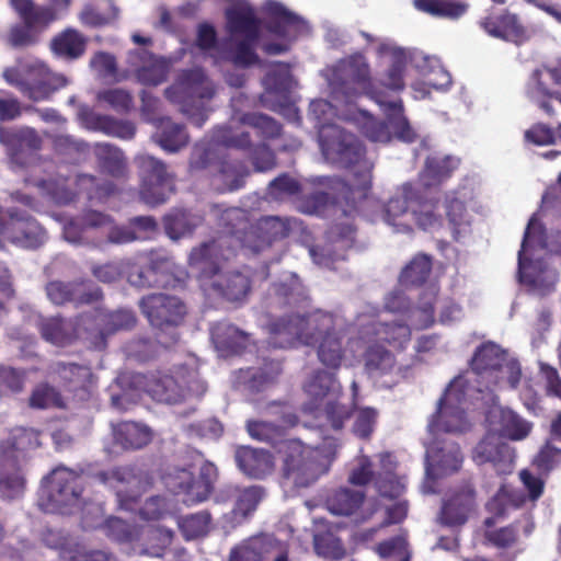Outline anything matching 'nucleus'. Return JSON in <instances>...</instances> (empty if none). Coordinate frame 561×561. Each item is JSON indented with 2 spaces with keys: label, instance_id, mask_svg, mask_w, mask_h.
<instances>
[{
  "label": "nucleus",
  "instance_id": "39448f33",
  "mask_svg": "<svg viewBox=\"0 0 561 561\" xmlns=\"http://www.w3.org/2000/svg\"><path fill=\"white\" fill-rule=\"evenodd\" d=\"M139 308L156 330L159 344L170 347L178 343V328L183 324L187 314V307L182 299L173 295L153 293L139 300Z\"/></svg>",
  "mask_w": 561,
  "mask_h": 561
},
{
  "label": "nucleus",
  "instance_id": "603ef678",
  "mask_svg": "<svg viewBox=\"0 0 561 561\" xmlns=\"http://www.w3.org/2000/svg\"><path fill=\"white\" fill-rule=\"evenodd\" d=\"M432 268V256L425 253H417L402 268L399 282L404 287H420L428 279Z\"/></svg>",
  "mask_w": 561,
  "mask_h": 561
},
{
  "label": "nucleus",
  "instance_id": "c9c22d12",
  "mask_svg": "<svg viewBox=\"0 0 561 561\" xmlns=\"http://www.w3.org/2000/svg\"><path fill=\"white\" fill-rule=\"evenodd\" d=\"M113 440L125 450H138L149 445L153 438L152 430L134 421L112 424Z\"/></svg>",
  "mask_w": 561,
  "mask_h": 561
},
{
  "label": "nucleus",
  "instance_id": "de8ad7c7",
  "mask_svg": "<svg viewBox=\"0 0 561 561\" xmlns=\"http://www.w3.org/2000/svg\"><path fill=\"white\" fill-rule=\"evenodd\" d=\"M0 141L16 157L20 151H36L42 147V138L34 128L0 127Z\"/></svg>",
  "mask_w": 561,
  "mask_h": 561
},
{
  "label": "nucleus",
  "instance_id": "7ed1b4c3",
  "mask_svg": "<svg viewBox=\"0 0 561 561\" xmlns=\"http://www.w3.org/2000/svg\"><path fill=\"white\" fill-rule=\"evenodd\" d=\"M337 444L330 442L316 448L298 439H285L277 446L282 457V474L298 488H308L325 474L335 458Z\"/></svg>",
  "mask_w": 561,
  "mask_h": 561
},
{
  "label": "nucleus",
  "instance_id": "cd10ccee",
  "mask_svg": "<svg viewBox=\"0 0 561 561\" xmlns=\"http://www.w3.org/2000/svg\"><path fill=\"white\" fill-rule=\"evenodd\" d=\"M39 436L41 432L32 427L11 428L8 437L0 442V458L3 462H19L41 446Z\"/></svg>",
  "mask_w": 561,
  "mask_h": 561
},
{
  "label": "nucleus",
  "instance_id": "9d476101",
  "mask_svg": "<svg viewBox=\"0 0 561 561\" xmlns=\"http://www.w3.org/2000/svg\"><path fill=\"white\" fill-rule=\"evenodd\" d=\"M139 198L151 207L164 204L175 193V175L162 160L141 154L136 158Z\"/></svg>",
  "mask_w": 561,
  "mask_h": 561
},
{
  "label": "nucleus",
  "instance_id": "2eb2a0df",
  "mask_svg": "<svg viewBox=\"0 0 561 561\" xmlns=\"http://www.w3.org/2000/svg\"><path fill=\"white\" fill-rule=\"evenodd\" d=\"M0 234L26 249H37L46 240L43 227L26 211L18 208H0Z\"/></svg>",
  "mask_w": 561,
  "mask_h": 561
},
{
  "label": "nucleus",
  "instance_id": "f3484780",
  "mask_svg": "<svg viewBox=\"0 0 561 561\" xmlns=\"http://www.w3.org/2000/svg\"><path fill=\"white\" fill-rule=\"evenodd\" d=\"M266 413L273 416V421L249 420L247 422L248 434L256 440L278 446L287 428L298 424V415L294 408L285 402H273L266 408Z\"/></svg>",
  "mask_w": 561,
  "mask_h": 561
},
{
  "label": "nucleus",
  "instance_id": "49530a36",
  "mask_svg": "<svg viewBox=\"0 0 561 561\" xmlns=\"http://www.w3.org/2000/svg\"><path fill=\"white\" fill-rule=\"evenodd\" d=\"M94 156L103 173L114 179H124L127 176V159L119 148L110 144H96L94 147Z\"/></svg>",
  "mask_w": 561,
  "mask_h": 561
},
{
  "label": "nucleus",
  "instance_id": "e433bc0d",
  "mask_svg": "<svg viewBox=\"0 0 561 561\" xmlns=\"http://www.w3.org/2000/svg\"><path fill=\"white\" fill-rule=\"evenodd\" d=\"M154 127L156 133L152 138L165 152H178L190 142V135L185 125L175 123L168 116L158 121Z\"/></svg>",
  "mask_w": 561,
  "mask_h": 561
},
{
  "label": "nucleus",
  "instance_id": "c85d7f7f",
  "mask_svg": "<svg viewBox=\"0 0 561 561\" xmlns=\"http://www.w3.org/2000/svg\"><path fill=\"white\" fill-rule=\"evenodd\" d=\"M472 458L477 465L492 463L499 473L512 471L513 451L495 434L489 433L478 443Z\"/></svg>",
  "mask_w": 561,
  "mask_h": 561
},
{
  "label": "nucleus",
  "instance_id": "c03bdc74",
  "mask_svg": "<svg viewBox=\"0 0 561 561\" xmlns=\"http://www.w3.org/2000/svg\"><path fill=\"white\" fill-rule=\"evenodd\" d=\"M88 38L78 30L68 27L55 35L50 42L51 51L66 60H76L87 50Z\"/></svg>",
  "mask_w": 561,
  "mask_h": 561
},
{
  "label": "nucleus",
  "instance_id": "c756f323",
  "mask_svg": "<svg viewBox=\"0 0 561 561\" xmlns=\"http://www.w3.org/2000/svg\"><path fill=\"white\" fill-rule=\"evenodd\" d=\"M377 54L379 56L387 55L390 57V64L387 70L381 75L379 81L376 82L378 88L382 91H402L405 88L404 73L408 66L405 51L400 47L382 43L378 46ZM386 95L388 96V94Z\"/></svg>",
  "mask_w": 561,
  "mask_h": 561
},
{
  "label": "nucleus",
  "instance_id": "f8f14e48",
  "mask_svg": "<svg viewBox=\"0 0 561 561\" xmlns=\"http://www.w3.org/2000/svg\"><path fill=\"white\" fill-rule=\"evenodd\" d=\"M218 478L216 466L209 461L202 463L198 474L191 468H173L164 477L165 486L175 495H183L184 502L190 504L202 503L209 499Z\"/></svg>",
  "mask_w": 561,
  "mask_h": 561
},
{
  "label": "nucleus",
  "instance_id": "5fc2aeb1",
  "mask_svg": "<svg viewBox=\"0 0 561 561\" xmlns=\"http://www.w3.org/2000/svg\"><path fill=\"white\" fill-rule=\"evenodd\" d=\"M495 416L499 424L497 431L502 437L520 440L527 437L531 431V424L511 409L501 408Z\"/></svg>",
  "mask_w": 561,
  "mask_h": 561
},
{
  "label": "nucleus",
  "instance_id": "2f4dec72",
  "mask_svg": "<svg viewBox=\"0 0 561 561\" xmlns=\"http://www.w3.org/2000/svg\"><path fill=\"white\" fill-rule=\"evenodd\" d=\"M234 460L240 471L252 479H264L274 469L273 455L262 448L239 446L234 451Z\"/></svg>",
  "mask_w": 561,
  "mask_h": 561
},
{
  "label": "nucleus",
  "instance_id": "0eeeda50",
  "mask_svg": "<svg viewBox=\"0 0 561 561\" xmlns=\"http://www.w3.org/2000/svg\"><path fill=\"white\" fill-rule=\"evenodd\" d=\"M331 84L333 90L342 94L347 103L366 95L378 104L385 102L387 96L374 81L370 65L365 55L360 53L340 60L333 71Z\"/></svg>",
  "mask_w": 561,
  "mask_h": 561
},
{
  "label": "nucleus",
  "instance_id": "ea45409f",
  "mask_svg": "<svg viewBox=\"0 0 561 561\" xmlns=\"http://www.w3.org/2000/svg\"><path fill=\"white\" fill-rule=\"evenodd\" d=\"M139 61L135 69L137 80L144 85H159L167 80L169 67L160 57L148 50H139L133 55Z\"/></svg>",
  "mask_w": 561,
  "mask_h": 561
},
{
  "label": "nucleus",
  "instance_id": "a19ab883",
  "mask_svg": "<svg viewBox=\"0 0 561 561\" xmlns=\"http://www.w3.org/2000/svg\"><path fill=\"white\" fill-rule=\"evenodd\" d=\"M482 26L490 35L513 43H519L525 38L524 26L517 15L508 11L496 16H486Z\"/></svg>",
  "mask_w": 561,
  "mask_h": 561
},
{
  "label": "nucleus",
  "instance_id": "338daca9",
  "mask_svg": "<svg viewBox=\"0 0 561 561\" xmlns=\"http://www.w3.org/2000/svg\"><path fill=\"white\" fill-rule=\"evenodd\" d=\"M78 194H83L88 199H102L115 193V184L111 181H101L92 174H78L76 176Z\"/></svg>",
  "mask_w": 561,
  "mask_h": 561
},
{
  "label": "nucleus",
  "instance_id": "dca6fc26",
  "mask_svg": "<svg viewBox=\"0 0 561 561\" xmlns=\"http://www.w3.org/2000/svg\"><path fill=\"white\" fill-rule=\"evenodd\" d=\"M295 222V219L287 217H261L243 231L240 238L241 244L255 254L264 252L275 243L288 238Z\"/></svg>",
  "mask_w": 561,
  "mask_h": 561
},
{
  "label": "nucleus",
  "instance_id": "e2e57ef3",
  "mask_svg": "<svg viewBox=\"0 0 561 561\" xmlns=\"http://www.w3.org/2000/svg\"><path fill=\"white\" fill-rule=\"evenodd\" d=\"M255 539L260 561H290L288 542L268 534L256 535Z\"/></svg>",
  "mask_w": 561,
  "mask_h": 561
},
{
  "label": "nucleus",
  "instance_id": "58836bf2",
  "mask_svg": "<svg viewBox=\"0 0 561 561\" xmlns=\"http://www.w3.org/2000/svg\"><path fill=\"white\" fill-rule=\"evenodd\" d=\"M333 385L334 378L332 374L324 370H317L304 387L310 400L302 405V411L312 416H318L322 404L328 399L332 398L331 391Z\"/></svg>",
  "mask_w": 561,
  "mask_h": 561
},
{
  "label": "nucleus",
  "instance_id": "f257e3e1",
  "mask_svg": "<svg viewBox=\"0 0 561 561\" xmlns=\"http://www.w3.org/2000/svg\"><path fill=\"white\" fill-rule=\"evenodd\" d=\"M306 299V288L296 275L271 285L264 298L266 314L272 318L267 324L268 344L275 348L317 345L320 363L327 368L339 369L346 354V331L337 325L336 318L330 312L295 313L294 308Z\"/></svg>",
  "mask_w": 561,
  "mask_h": 561
},
{
  "label": "nucleus",
  "instance_id": "a211bd4d",
  "mask_svg": "<svg viewBox=\"0 0 561 561\" xmlns=\"http://www.w3.org/2000/svg\"><path fill=\"white\" fill-rule=\"evenodd\" d=\"M526 95L547 115H554L551 101L561 104V58L554 67L543 66L533 71L526 85Z\"/></svg>",
  "mask_w": 561,
  "mask_h": 561
},
{
  "label": "nucleus",
  "instance_id": "6e6552de",
  "mask_svg": "<svg viewBox=\"0 0 561 561\" xmlns=\"http://www.w3.org/2000/svg\"><path fill=\"white\" fill-rule=\"evenodd\" d=\"M5 82L16 88L24 96L38 102L50 98L59 89L67 85L64 76L53 73L41 61H19L3 70Z\"/></svg>",
  "mask_w": 561,
  "mask_h": 561
},
{
  "label": "nucleus",
  "instance_id": "aec40b11",
  "mask_svg": "<svg viewBox=\"0 0 561 561\" xmlns=\"http://www.w3.org/2000/svg\"><path fill=\"white\" fill-rule=\"evenodd\" d=\"M45 293L48 300L56 306L72 304L79 307L103 299L102 289L92 280L85 278L69 282L50 280L45 285Z\"/></svg>",
  "mask_w": 561,
  "mask_h": 561
},
{
  "label": "nucleus",
  "instance_id": "680f3d73",
  "mask_svg": "<svg viewBox=\"0 0 561 561\" xmlns=\"http://www.w3.org/2000/svg\"><path fill=\"white\" fill-rule=\"evenodd\" d=\"M112 476L117 482H126L127 484L131 485L133 489L130 492L127 490L118 489L116 491V496L122 508L133 511L140 496V480L135 474L134 469L130 467L117 468L113 471Z\"/></svg>",
  "mask_w": 561,
  "mask_h": 561
},
{
  "label": "nucleus",
  "instance_id": "0e129e2a",
  "mask_svg": "<svg viewBox=\"0 0 561 561\" xmlns=\"http://www.w3.org/2000/svg\"><path fill=\"white\" fill-rule=\"evenodd\" d=\"M520 524L522 520L518 519L503 527L485 528L483 533L485 543L503 550L513 548L519 540Z\"/></svg>",
  "mask_w": 561,
  "mask_h": 561
},
{
  "label": "nucleus",
  "instance_id": "72a5a7b5",
  "mask_svg": "<svg viewBox=\"0 0 561 561\" xmlns=\"http://www.w3.org/2000/svg\"><path fill=\"white\" fill-rule=\"evenodd\" d=\"M263 10L267 16L266 30L278 37H286L291 32L298 34L306 26L300 16L290 12L280 2L270 0Z\"/></svg>",
  "mask_w": 561,
  "mask_h": 561
},
{
  "label": "nucleus",
  "instance_id": "f704fd0d",
  "mask_svg": "<svg viewBox=\"0 0 561 561\" xmlns=\"http://www.w3.org/2000/svg\"><path fill=\"white\" fill-rule=\"evenodd\" d=\"M363 352L364 373L371 379H380L391 375L397 368L396 355L382 344L366 340Z\"/></svg>",
  "mask_w": 561,
  "mask_h": 561
},
{
  "label": "nucleus",
  "instance_id": "774afa93",
  "mask_svg": "<svg viewBox=\"0 0 561 561\" xmlns=\"http://www.w3.org/2000/svg\"><path fill=\"white\" fill-rule=\"evenodd\" d=\"M211 515L208 511H201L179 518L178 525L186 540L197 539L209 533Z\"/></svg>",
  "mask_w": 561,
  "mask_h": 561
},
{
  "label": "nucleus",
  "instance_id": "a18cd8bd",
  "mask_svg": "<svg viewBox=\"0 0 561 561\" xmlns=\"http://www.w3.org/2000/svg\"><path fill=\"white\" fill-rule=\"evenodd\" d=\"M459 162V159L451 156L427 157L424 169L420 174L423 183L421 186L431 188L440 185L451 176L453 172L458 168Z\"/></svg>",
  "mask_w": 561,
  "mask_h": 561
},
{
  "label": "nucleus",
  "instance_id": "473e14b6",
  "mask_svg": "<svg viewBox=\"0 0 561 561\" xmlns=\"http://www.w3.org/2000/svg\"><path fill=\"white\" fill-rule=\"evenodd\" d=\"M210 337L216 350L222 356L238 355L248 344L250 334L232 323L219 321L211 325Z\"/></svg>",
  "mask_w": 561,
  "mask_h": 561
},
{
  "label": "nucleus",
  "instance_id": "052dcab7",
  "mask_svg": "<svg viewBox=\"0 0 561 561\" xmlns=\"http://www.w3.org/2000/svg\"><path fill=\"white\" fill-rule=\"evenodd\" d=\"M216 251L217 244L215 241L205 242L191 251L188 263L199 271L202 277H211L219 272Z\"/></svg>",
  "mask_w": 561,
  "mask_h": 561
},
{
  "label": "nucleus",
  "instance_id": "37998d69",
  "mask_svg": "<svg viewBox=\"0 0 561 561\" xmlns=\"http://www.w3.org/2000/svg\"><path fill=\"white\" fill-rule=\"evenodd\" d=\"M85 126L93 131L129 140L136 134V126L130 121L118 119L111 115L89 113L84 116Z\"/></svg>",
  "mask_w": 561,
  "mask_h": 561
},
{
  "label": "nucleus",
  "instance_id": "3c124183",
  "mask_svg": "<svg viewBox=\"0 0 561 561\" xmlns=\"http://www.w3.org/2000/svg\"><path fill=\"white\" fill-rule=\"evenodd\" d=\"M214 290L228 301H239L247 297L251 289L249 277L240 272H231L220 276L213 283Z\"/></svg>",
  "mask_w": 561,
  "mask_h": 561
},
{
  "label": "nucleus",
  "instance_id": "ddd939ff",
  "mask_svg": "<svg viewBox=\"0 0 561 561\" xmlns=\"http://www.w3.org/2000/svg\"><path fill=\"white\" fill-rule=\"evenodd\" d=\"M82 325H85V342L91 348L104 350L107 339L119 332L133 329L137 323L136 314L129 309L103 310L96 309L82 314Z\"/></svg>",
  "mask_w": 561,
  "mask_h": 561
},
{
  "label": "nucleus",
  "instance_id": "423d86ee",
  "mask_svg": "<svg viewBox=\"0 0 561 561\" xmlns=\"http://www.w3.org/2000/svg\"><path fill=\"white\" fill-rule=\"evenodd\" d=\"M39 505L47 513L72 514L84 503L85 478L66 467H57L43 481Z\"/></svg>",
  "mask_w": 561,
  "mask_h": 561
},
{
  "label": "nucleus",
  "instance_id": "20e7f679",
  "mask_svg": "<svg viewBox=\"0 0 561 561\" xmlns=\"http://www.w3.org/2000/svg\"><path fill=\"white\" fill-rule=\"evenodd\" d=\"M546 229L534 214L525 229L524 237L518 251V277L537 295L545 297L556 290L559 282V272L540 261H533L527 256L530 250L548 248Z\"/></svg>",
  "mask_w": 561,
  "mask_h": 561
},
{
  "label": "nucleus",
  "instance_id": "a878e982",
  "mask_svg": "<svg viewBox=\"0 0 561 561\" xmlns=\"http://www.w3.org/2000/svg\"><path fill=\"white\" fill-rule=\"evenodd\" d=\"M264 496V489L259 485L240 488L239 485H226L219 493L218 501H234L231 511V520L234 524L245 522L257 508Z\"/></svg>",
  "mask_w": 561,
  "mask_h": 561
},
{
  "label": "nucleus",
  "instance_id": "1a4fd4ad",
  "mask_svg": "<svg viewBox=\"0 0 561 561\" xmlns=\"http://www.w3.org/2000/svg\"><path fill=\"white\" fill-rule=\"evenodd\" d=\"M227 31L233 37L243 38L236 42L231 50L233 65L248 68L260 64V57L255 53V46L261 35V20L250 5L230 8L226 10Z\"/></svg>",
  "mask_w": 561,
  "mask_h": 561
},
{
  "label": "nucleus",
  "instance_id": "bb28decb",
  "mask_svg": "<svg viewBox=\"0 0 561 561\" xmlns=\"http://www.w3.org/2000/svg\"><path fill=\"white\" fill-rule=\"evenodd\" d=\"M417 187L410 182L403 183L399 192L392 196L383 207V220L393 226L399 232H412L413 228L410 220L405 218L411 216L413 198H416Z\"/></svg>",
  "mask_w": 561,
  "mask_h": 561
},
{
  "label": "nucleus",
  "instance_id": "9b49d317",
  "mask_svg": "<svg viewBox=\"0 0 561 561\" xmlns=\"http://www.w3.org/2000/svg\"><path fill=\"white\" fill-rule=\"evenodd\" d=\"M319 146L328 162L344 169L359 164L366 157V148L362 140L335 124L321 126Z\"/></svg>",
  "mask_w": 561,
  "mask_h": 561
},
{
  "label": "nucleus",
  "instance_id": "bf43d9fd",
  "mask_svg": "<svg viewBox=\"0 0 561 561\" xmlns=\"http://www.w3.org/2000/svg\"><path fill=\"white\" fill-rule=\"evenodd\" d=\"M25 489V478L19 462H3L0 458V492L7 499L20 496Z\"/></svg>",
  "mask_w": 561,
  "mask_h": 561
},
{
  "label": "nucleus",
  "instance_id": "864d4df0",
  "mask_svg": "<svg viewBox=\"0 0 561 561\" xmlns=\"http://www.w3.org/2000/svg\"><path fill=\"white\" fill-rule=\"evenodd\" d=\"M434 432L463 433L468 430L469 423L463 408L453 409L437 408L430 424Z\"/></svg>",
  "mask_w": 561,
  "mask_h": 561
},
{
  "label": "nucleus",
  "instance_id": "6ab92c4d",
  "mask_svg": "<svg viewBox=\"0 0 561 561\" xmlns=\"http://www.w3.org/2000/svg\"><path fill=\"white\" fill-rule=\"evenodd\" d=\"M213 138L218 146L249 151L256 171H268L276 165V157L270 146L264 142L253 146L248 131L237 134L229 126H218L213 130Z\"/></svg>",
  "mask_w": 561,
  "mask_h": 561
},
{
  "label": "nucleus",
  "instance_id": "393cba45",
  "mask_svg": "<svg viewBox=\"0 0 561 561\" xmlns=\"http://www.w3.org/2000/svg\"><path fill=\"white\" fill-rule=\"evenodd\" d=\"M81 320L82 314L75 319L46 318L39 323V332L45 341L56 346H67L77 340L85 342V325H82Z\"/></svg>",
  "mask_w": 561,
  "mask_h": 561
},
{
  "label": "nucleus",
  "instance_id": "4c0bfd02",
  "mask_svg": "<svg viewBox=\"0 0 561 561\" xmlns=\"http://www.w3.org/2000/svg\"><path fill=\"white\" fill-rule=\"evenodd\" d=\"M417 196L413 198L411 217L422 230H428L440 225V216L437 213L438 198L432 196L428 187L416 185Z\"/></svg>",
  "mask_w": 561,
  "mask_h": 561
},
{
  "label": "nucleus",
  "instance_id": "4468645a",
  "mask_svg": "<svg viewBox=\"0 0 561 561\" xmlns=\"http://www.w3.org/2000/svg\"><path fill=\"white\" fill-rule=\"evenodd\" d=\"M215 93L214 83L201 68L183 70L176 81L164 90L165 98L172 103L181 104L183 112L187 114L190 106L211 100Z\"/></svg>",
  "mask_w": 561,
  "mask_h": 561
},
{
  "label": "nucleus",
  "instance_id": "5701e85b",
  "mask_svg": "<svg viewBox=\"0 0 561 561\" xmlns=\"http://www.w3.org/2000/svg\"><path fill=\"white\" fill-rule=\"evenodd\" d=\"M477 493L474 486L466 482L443 501L438 522L443 526L458 527L467 523L476 508Z\"/></svg>",
  "mask_w": 561,
  "mask_h": 561
},
{
  "label": "nucleus",
  "instance_id": "09e8293b",
  "mask_svg": "<svg viewBox=\"0 0 561 561\" xmlns=\"http://www.w3.org/2000/svg\"><path fill=\"white\" fill-rule=\"evenodd\" d=\"M113 222L111 216L89 209L82 214L70 219L64 228V233L67 240L71 242H79L82 234L87 229L100 228Z\"/></svg>",
  "mask_w": 561,
  "mask_h": 561
},
{
  "label": "nucleus",
  "instance_id": "f03ea898",
  "mask_svg": "<svg viewBox=\"0 0 561 561\" xmlns=\"http://www.w3.org/2000/svg\"><path fill=\"white\" fill-rule=\"evenodd\" d=\"M337 444L330 442L316 448L298 439H285L277 446L282 457V474L298 488H308L325 474L335 458Z\"/></svg>",
  "mask_w": 561,
  "mask_h": 561
},
{
  "label": "nucleus",
  "instance_id": "4be33fe9",
  "mask_svg": "<svg viewBox=\"0 0 561 561\" xmlns=\"http://www.w3.org/2000/svg\"><path fill=\"white\" fill-rule=\"evenodd\" d=\"M56 373L61 379L68 399L75 403L88 402L93 393L94 376L87 365L57 363Z\"/></svg>",
  "mask_w": 561,
  "mask_h": 561
},
{
  "label": "nucleus",
  "instance_id": "4d7b16f0",
  "mask_svg": "<svg viewBox=\"0 0 561 561\" xmlns=\"http://www.w3.org/2000/svg\"><path fill=\"white\" fill-rule=\"evenodd\" d=\"M364 500V492L341 488L328 497L327 506L334 515L350 516L362 506Z\"/></svg>",
  "mask_w": 561,
  "mask_h": 561
},
{
  "label": "nucleus",
  "instance_id": "13d9d810",
  "mask_svg": "<svg viewBox=\"0 0 561 561\" xmlns=\"http://www.w3.org/2000/svg\"><path fill=\"white\" fill-rule=\"evenodd\" d=\"M524 503L522 495L515 493L497 492L488 503L486 511L491 516L483 520L484 528H490L496 525L499 520H502L508 516L510 506L517 508Z\"/></svg>",
  "mask_w": 561,
  "mask_h": 561
},
{
  "label": "nucleus",
  "instance_id": "b1692460",
  "mask_svg": "<svg viewBox=\"0 0 561 561\" xmlns=\"http://www.w3.org/2000/svg\"><path fill=\"white\" fill-rule=\"evenodd\" d=\"M507 354L497 344L485 342L479 345L469 363L471 370L482 379H488L486 388L496 387L500 381V373L506 362Z\"/></svg>",
  "mask_w": 561,
  "mask_h": 561
},
{
  "label": "nucleus",
  "instance_id": "69168bd1",
  "mask_svg": "<svg viewBox=\"0 0 561 561\" xmlns=\"http://www.w3.org/2000/svg\"><path fill=\"white\" fill-rule=\"evenodd\" d=\"M218 175L224 187L221 192H233L243 187L245 178L249 175V169L242 161L222 160L220 162Z\"/></svg>",
  "mask_w": 561,
  "mask_h": 561
},
{
  "label": "nucleus",
  "instance_id": "8fccbe9b",
  "mask_svg": "<svg viewBox=\"0 0 561 561\" xmlns=\"http://www.w3.org/2000/svg\"><path fill=\"white\" fill-rule=\"evenodd\" d=\"M378 104L391 125L396 137L404 142L415 141L417 136L403 115L402 100H389L386 96L385 102H379Z\"/></svg>",
  "mask_w": 561,
  "mask_h": 561
},
{
  "label": "nucleus",
  "instance_id": "7c9ffc66",
  "mask_svg": "<svg viewBox=\"0 0 561 561\" xmlns=\"http://www.w3.org/2000/svg\"><path fill=\"white\" fill-rule=\"evenodd\" d=\"M362 333L365 340L386 343L398 351H403L411 340V329L402 322L373 321L363 328Z\"/></svg>",
  "mask_w": 561,
  "mask_h": 561
},
{
  "label": "nucleus",
  "instance_id": "6e6d98bb",
  "mask_svg": "<svg viewBox=\"0 0 561 561\" xmlns=\"http://www.w3.org/2000/svg\"><path fill=\"white\" fill-rule=\"evenodd\" d=\"M414 7L433 16L457 20L469 9V4L455 0H414Z\"/></svg>",
  "mask_w": 561,
  "mask_h": 561
},
{
  "label": "nucleus",
  "instance_id": "412c9836",
  "mask_svg": "<svg viewBox=\"0 0 561 561\" xmlns=\"http://www.w3.org/2000/svg\"><path fill=\"white\" fill-rule=\"evenodd\" d=\"M127 378L133 388L147 393L157 402L175 404L185 398L184 390L170 375L131 373Z\"/></svg>",
  "mask_w": 561,
  "mask_h": 561
},
{
  "label": "nucleus",
  "instance_id": "79ce46f5",
  "mask_svg": "<svg viewBox=\"0 0 561 561\" xmlns=\"http://www.w3.org/2000/svg\"><path fill=\"white\" fill-rule=\"evenodd\" d=\"M14 11L23 23L39 34L56 20L55 11L49 7L35 5L33 0H10Z\"/></svg>",
  "mask_w": 561,
  "mask_h": 561
}]
</instances>
